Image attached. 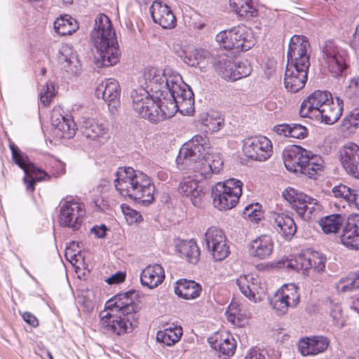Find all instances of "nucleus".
<instances>
[{
	"label": "nucleus",
	"mask_w": 359,
	"mask_h": 359,
	"mask_svg": "<svg viewBox=\"0 0 359 359\" xmlns=\"http://www.w3.org/2000/svg\"><path fill=\"white\" fill-rule=\"evenodd\" d=\"M144 78L151 90H168L172 97L170 101L182 114L189 115L194 111V94L177 72L170 68L163 71L151 68L144 72Z\"/></svg>",
	"instance_id": "obj_1"
},
{
	"label": "nucleus",
	"mask_w": 359,
	"mask_h": 359,
	"mask_svg": "<svg viewBox=\"0 0 359 359\" xmlns=\"http://www.w3.org/2000/svg\"><path fill=\"white\" fill-rule=\"evenodd\" d=\"M311 51V46L306 36L294 35L290 39L284 79L287 90L296 93L305 86L310 67Z\"/></svg>",
	"instance_id": "obj_2"
},
{
	"label": "nucleus",
	"mask_w": 359,
	"mask_h": 359,
	"mask_svg": "<svg viewBox=\"0 0 359 359\" xmlns=\"http://www.w3.org/2000/svg\"><path fill=\"white\" fill-rule=\"evenodd\" d=\"M90 39L96 48L94 62L98 68L114 66L119 61L121 52L108 16L100 13L95 18Z\"/></svg>",
	"instance_id": "obj_3"
},
{
	"label": "nucleus",
	"mask_w": 359,
	"mask_h": 359,
	"mask_svg": "<svg viewBox=\"0 0 359 359\" xmlns=\"http://www.w3.org/2000/svg\"><path fill=\"white\" fill-rule=\"evenodd\" d=\"M208 149H210L208 137L196 135L180 149L176 158L178 168L192 172V177L198 182L210 178L212 175V168L208 164L209 159L205 158Z\"/></svg>",
	"instance_id": "obj_4"
},
{
	"label": "nucleus",
	"mask_w": 359,
	"mask_h": 359,
	"mask_svg": "<svg viewBox=\"0 0 359 359\" xmlns=\"http://www.w3.org/2000/svg\"><path fill=\"white\" fill-rule=\"evenodd\" d=\"M114 186L121 195L144 205H149L154 199L155 187L150 177L131 167L118 169Z\"/></svg>",
	"instance_id": "obj_5"
},
{
	"label": "nucleus",
	"mask_w": 359,
	"mask_h": 359,
	"mask_svg": "<svg viewBox=\"0 0 359 359\" xmlns=\"http://www.w3.org/2000/svg\"><path fill=\"white\" fill-rule=\"evenodd\" d=\"M133 108L142 118L158 123L172 117L177 111L176 104L165 99L156 100L147 90L140 88L131 93Z\"/></svg>",
	"instance_id": "obj_6"
},
{
	"label": "nucleus",
	"mask_w": 359,
	"mask_h": 359,
	"mask_svg": "<svg viewBox=\"0 0 359 359\" xmlns=\"http://www.w3.org/2000/svg\"><path fill=\"white\" fill-rule=\"evenodd\" d=\"M242 186L243 183L234 178L217 183L212 190L214 206L219 210L235 207L242 194Z\"/></svg>",
	"instance_id": "obj_7"
},
{
	"label": "nucleus",
	"mask_w": 359,
	"mask_h": 359,
	"mask_svg": "<svg viewBox=\"0 0 359 359\" xmlns=\"http://www.w3.org/2000/svg\"><path fill=\"white\" fill-rule=\"evenodd\" d=\"M100 324L104 329L116 335L130 333L137 326V318L135 313L104 311L100 313Z\"/></svg>",
	"instance_id": "obj_8"
},
{
	"label": "nucleus",
	"mask_w": 359,
	"mask_h": 359,
	"mask_svg": "<svg viewBox=\"0 0 359 359\" xmlns=\"http://www.w3.org/2000/svg\"><path fill=\"white\" fill-rule=\"evenodd\" d=\"M9 148L12 152L14 162L24 170L25 176L23 178L28 191L33 192L36 181L40 182L48 179L50 176L44 170L38 168L29 160L28 156L22 152L15 144L10 143Z\"/></svg>",
	"instance_id": "obj_9"
},
{
	"label": "nucleus",
	"mask_w": 359,
	"mask_h": 359,
	"mask_svg": "<svg viewBox=\"0 0 359 359\" xmlns=\"http://www.w3.org/2000/svg\"><path fill=\"white\" fill-rule=\"evenodd\" d=\"M283 196L304 220L311 219L315 212L320 210L318 200L294 188L286 189L283 191Z\"/></svg>",
	"instance_id": "obj_10"
},
{
	"label": "nucleus",
	"mask_w": 359,
	"mask_h": 359,
	"mask_svg": "<svg viewBox=\"0 0 359 359\" xmlns=\"http://www.w3.org/2000/svg\"><path fill=\"white\" fill-rule=\"evenodd\" d=\"M248 28L243 25H238L230 29L220 32L216 35L215 39L224 49L246 51L252 45V43L248 40Z\"/></svg>",
	"instance_id": "obj_11"
},
{
	"label": "nucleus",
	"mask_w": 359,
	"mask_h": 359,
	"mask_svg": "<svg viewBox=\"0 0 359 359\" xmlns=\"http://www.w3.org/2000/svg\"><path fill=\"white\" fill-rule=\"evenodd\" d=\"M85 213L83 204L79 203L76 198L67 197L61 201L58 219L60 224L71 228L74 231L78 230L81 225L82 217Z\"/></svg>",
	"instance_id": "obj_12"
},
{
	"label": "nucleus",
	"mask_w": 359,
	"mask_h": 359,
	"mask_svg": "<svg viewBox=\"0 0 359 359\" xmlns=\"http://www.w3.org/2000/svg\"><path fill=\"white\" fill-rule=\"evenodd\" d=\"M323 59L330 72L334 76H338L344 72L347 68V53L339 48L334 41L328 40L323 47Z\"/></svg>",
	"instance_id": "obj_13"
},
{
	"label": "nucleus",
	"mask_w": 359,
	"mask_h": 359,
	"mask_svg": "<svg viewBox=\"0 0 359 359\" xmlns=\"http://www.w3.org/2000/svg\"><path fill=\"white\" fill-rule=\"evenodd\" d=\"M299 302V294L294 284L283 286L270 300L271 306L278 315L285 314L288 308L296 307Z\"/></svg>",
	"instance_id": "obj_14"
},
{
	"label": "nucleus",
	"mask_w": 359,
	"mask_h": 359,
	"mask_svg": "<svg viewBox=\"0 0 359 359\" xmlns=\"http://www.w3.org/2000/svg\"><path fill=\"white\" fill-rule=\"evenodd\" d=\"M243 151L249 158L264 161L272 154V144L265 136L248 137L244 140Z\"/></svg>",
	"instance_id": "obj_15"
},
{
	"label": "nucleus",
	"mask_w": 359,
	"mask_h": 359,
	"mask_svg": "<svg viewBox=\"0 0 359 359\" xmlns=\"http://www.w3.org/2000/svg\"><path fill=\"white\" fill-rule=\"evenodd\" d=\"M95 93L98 99L102 98L107 103L112 112L120 104L121 88L118 82L114 79H106L99 83Z\"/></svg>",
	"instance_id": "obj_16"
},
{
	"label": "nucleus",
	"mask_w": 359,
	"mask_h": 359,
	"mask_svg": "<svg viewBox=\"0 0 359 359\" xmlns=\"http://www.w3.org/2000/svg\"><path fill=\"white\" fill-rule=\"evenodd\" d=\"M331 97V93L327 91L316 90L301 104L299 115L311 118L315 117L318 114H320L323 105L328 102Z\"/></svg>",
	"instance_id": "obj_17"
},
{
	"label": "nucleus",
	"mask_w": 359,
	"mask_h": 359,
	"mask_svg": "<svg viewBox=\"0 0 359 359\" xmlns=\"http://www.w3.org/2000/svg\"><path fill=\"white\" fill-rule=\"evenodd\" d=\"M310 151L299 145H292L283 152V162L286 169L292 172L300 173L302 167L308 161Z\"/></svg>",
	"instance_id": "obj_18"
},
{
	"label": "nucleus",
	"mask_w": 359,
	"mask_h": 359,
	"mask_svg": "<svg viewBox=\"0 0 359 359\" xmlns=\"http://www.w3.org/2000/svg\"><path fill=\"white\" fill-rule=\"evenodd\" d=\"M241 293L250 301H260L265 294V288L262 286L259 278L253 274L242 275L236 280Z\"/></svg>",
	"instance_id": "obj_19"
},
{
	"label": "nucleus",
	"mask_w": 359,
	"mask_h": 359,
	"mask_svg": "<svg viewBox=\"0 0 359 359\" xmlns=\"http://www.w3.org/2000/svg\"><path fill=\"white\" fill-rule=\"evenodd\" d=\"M340 161L346 172L359 179V147L355 143L345 144L339 151Z\"/></svg>",
	"instance_id": "obj_20"
},
{
	"label": "nucleus",
	"mask_w": 359,
	"mask_h": 359,
	"mask_svg": "<svg viewBox=\"0 0 359 359\" xmlns=\"http://www.w3.org/2000/svg\"><path fill=\"white\" fill-rule=\"evenodd\" d=\"M149 10L153 21L163 29H172L176 26V18L167 4L154 1Z\"/></svg>",
	"instance_id": "obj_21"
},
{
	"label": "nucleus",
	"mask_w": 359,
	"mask_h": 359,
	"mask_svg": "<svg viewBox=\"0 0 359 359\" xmlns=\"http://www.w3.org/2000/svg\"><path fill=\"white\" fill-rule=\"evenodd\" d=\"M208 342L213 349L220 353L219 357H222V359H227L233 355L236 348L235 339L229 333H216L208 338Z\"/></svg>",
	"instance_id": "obj_22"
},
{
	"label": "nucleus",
	"mask_w": 359,
	"mask_h": 359,
	"mask_svg": "<svg viewBox=\"0 0 359 359\" xmlns=\"http://www.w3.org/2000/svg\"><path fill=\"white\" fill-rule=\"evenodd\" d=\"M135 291H128L119 293L113 298L108 300L105 304L106 309L110 311H121L124 313H135L136 304L134 303L133 297Z\"/></svg>",
	"instance_id": "obj_23"
},
{
	"label": "nucleus",
	"mask_w": 359,
	"mask_h": 359,
	"mask_svg": "<svg viewBox=\"0 0 359 359\" xmlns=\"http://www.w3.org/2000/svg\"><path fill=\"white\" fill-rule=\"evenodd\" d=\"M341 241L351 250H359V215L348 219L342 229Z\"/></svg>",
	"instance_id": "obj_24"
},
{
	"label": "nucleus",
	"mask_w": 359,
	"mask_h": 359,
	"mask_svg": "<svg viewBox=\"0 0 359 359\" xmlns=\"http://www.w3.org/2000/svg\"><path fill=\"white\" fill-rule=\"evenodd\" d=\"M198 182L194 177H188L184 178L179 186L180 192L188 197L196 207L201 205L205 194V188Z\"/></svg>",
	"instance_id": "obj_25"
},
{
	"label": "nucleus",
	"mask_w": 359,
	"mask_h": 359,
	"mask_svg": "<svg viewBox=\"0 0 359 359\" xmlns=\"http://www.w3.org/2000/svg\"><path fill=\"white\" fill-rule=\"evenodd\" d=\"M52 125L54 134L60 138L70 139L75 135L76 125L71 116L53 114Z\"/></svg>",
	"instance_id": "obj_26"
},
{
	"label": "nucleus",
	"mask_w": 359,
	"mask_h": 359,
	"mask_svg": "<svg viewBox=\"0 0 359 359\" xmlns=\"http://www.w3.org/2000/svg\"><path fill=\"white\" fill-rule=\"evenodd\" d=\"M328 345V339L323 336L306 337L299 340L298 350L304 356L315 355L324 352Z\"/></svg>",
	"instance_id": "obj_27"
},
{
	"label": "nucleus",
	"mask_w": 359,
	"mask_h": 359,
	"mask_svg": "<svg viewBox=\"0 0 359 359\" xmlns=\"http://www.w3.org/2000/svg\"><path fill=\"white\" fill-rule=\"evenodd\" d=\"M57 60L62 68L69 74L76 75L81 69V64L76 52L68 45H62L57 55Z\"/></svg>",
	"instance_id": "obj_28"
},
{
	"label": "nucleus",
	"mask_w": 359,
	"mask_h": 359,
	"mask_svg": "<svg viewBox=\"0 0 359 359\" xmlns=\"http://www.w3.org/2000/svg\"><path fill=\"white\" fill-rule=\"evenodd\" d=\"M273 250V241L271 236L264 234L251 241L249 253L259 259H264L270 257Z\"/></svg>",
	"instance_id": "obj_29"
},
{
	"label": "nucleus",
	"mask_w": 359,
	"mask_h": 359,
	"mask_svg": "<svg viewBox=\"0 0 359 359\" xmlns=\"http://www.w3.org/2000/svg\"><path fill=\"white\" fill-rule=\"evenodd\" d=\"M344 103L339 97L334 102L332 97L329 99L320 109V114H318L315 117H320L322 121L326 124L332 125L336 123L341 117L343 111Z\"/></svg>",
	"instance_id": "obj_30"
},
{
	"label": "nucleus",
	"mask_w": 359,
	"mask_h": 359,
	"mask_svg": "<svg viewBox=\"0 0 359 359\" xmlns=\"http://www.w3.org/2000/svg\"><path fill=\"white\" fill-rule=\"evenodd\" d=\"M83 127V133L88 139L103 144L109 138V128L96 120H87Z\"/></svg>",
	"instance_id": "obj_31"
},
{
	"label": "nucleus",
	"mask_w": 359,
	"mask_h": 359,
	"mask_svg": "<svg viewBox=\"0 0 359 359\" xmlns=\"http://www.w3.org/2000/svg\"><path fill=\"white\" fill-rule=\"evenodd\" d=\"M165 278L163 268L159 264L149 265L142 270L140 281L143 286L154 289L162 283Z\"/></svg>",
	"instance_id": "obj_32"
},
{
	"label": "nucleus",
	"mask_w": 359,
	"mask_h": 359,
	"mask_svg": "<svg viewBox=\"0 0 359 359\" xmlns=\"http://www.w3.org/2000/svg\"><path fill=\"white\" fill-rule=\"evenodd\" d=\"M272 226L277 233L286 239H290L297 231L294 219L285 214H275L273 216Z\"/></svg>",
	"instance_id": "obj_33"
},
{
	"label": "nucleus",
	"mask_w": 359,
	"mask_h": 359,
	"mask_svg": "<svg viewBox=\"0 0 359 359\" xmlns=\"http://www.w3.org/2000/svg\"><path fill=\"white\" fill-rule=\"evenodd\" d=\"M175 286V293L185 299H194L199 297L202 287L194 280L180 279Z\"/></svg>",
	"instance_id": "obj_34"
},
{
	"label": "nucleus",
	"mask_w": 359,
	"mask_h": 359,
	"mask_svg": "<svg viewBox=\"0 0 359 359\" xmlns=\"http://www.w3.org/2000/svg\"><path fill=\"white\" fill-rule=\"evenodd\" d=\"M309 161L302 167L300 174L308 176L310 178H315L317 175H320L324 169V161L323 158L316 154L310 151Z\"/></svg>",
	"instance_id": "obj_35"
},
{
	"label": "nucleus",
	"mask_w": 359,
	"mask_h": 359,
	"mask_svg": "<svg viewBox=\"0 0 359 359\" xmlns=\"http://www.w3.org/2000/svg\"><path fill=\"white\" fill-rule=\"evenodd\" d=\"M309 260V251H307L287 259L283 264L288 269L302 271L303 274L306 275L312 267Z\"/></svg>",
	"instance_id": "obj_36"
},
{
	"label": "nucleus",
	"mask_w": 359,
	"mask_h": 359,
	"mask_svg": "<svg viewBox=\"0 0 359 359\" xmlns=\"http://www.w3.org/2000/svg\"><path fill=\"white\" fill-rule=\"evenodd\" d=\"M229 5L240 17L250 19L258 15L252 0H229Z\"/></svg>",
	"instance_id": "obj_37"
},
{
	"label": "nucleus",
	"mask_w": 359,
	"mask_h": 359,
	"mask_svg": "<svg viewBox=\"0 0 359 359\" xmlns=\"http://www.w3.org/2000/svg\"><path fill=\"white\" fill-rule=\"evenodd\" d=\"M54 29L61 36L71 35L79 29V25L72 16L65 15L55 20Z\"/></svg>",
	"instance_id": "obj_38"
},
{
	"label": "nucleus",
	"mask_w": 359,
	"mask_h": 359,
	"mask_svg": "<svg viewBox=\"0 0 359 359\" xmlns=\"http://www.w3.org/2000/svg\"><path fill=\"white\" fill-rule=\"evenodd\" d=\"M178 248L181 257L185 258L189 262L196 264L199 259L200 250L196 242L194 240L182 241Z\"/></svg>",
	"instance_id": "obj_39"
},
{
	"label": "nucleus",
	"mask_w": 359,
	"mask_h": 359,
	"mask_svg": "<svg viewBox=\"0 0 359 359\" xmlns=\"http://www.w3.org/2000/svg\"><path fill=\"white\" fill-rule=\"evenodd\" d=\"M182 335V328L179 326L166 327L163 330L158 331L156 334L158 341L166 346H172L177 342Z\"/></svg>",
	"instance_id": "obj_40"
},
{
	"label": "nucleus",
	"mask_w": 359,
	"mask_h": 359,
	"mask_svg": "<svg viewBox=\"0 0 359 359\" xmlns=\"http://www.w3.org/2000/svg\"><path fill=\"white\" fill-rule=\"evenodd\" d=\"M336 290L339 293H348L359 289V271L342 277L336 283Z\"/></svg>",
	"instance_id": "obj_41"
},
{
	"label": "nucleus",
	"mask_w": 359,
	"mask_h": 359,
	"mask_svg": "<svg viewBox=\"0 0 359 359\" xmlns=\"http://www.w3.org/2000/svg\"><path fill=\"white\" fill-rule=\"evenodd\" d=\"M235 72H226L224 69L221 70L225 77L229 78L231 81H236L250 74L252 68L246 60L240 61L235 60Z\"/></svg>",
	"instance_id": "obj_42"
},
{
	"label": "nucleus",
	"mask_w": 359,
	"mask_h": 359,
	"mask_svg": "<svg viewBox=\"0 0 359 359\" xmlns=\"http://www.w3.org/2000/svg\"><path fill=\"white\" fill-rule=\"evenodd\" d=\"M344 217L340 214H333L323 218L320 225L325 233L337 232L341 226Z\"/></svg>",
	"instance_id": "obj_43"
},
{
	"label": "nucleus",
	"mask_w": 359,
	"mask_h": 359,
	"mask_svg": "<svg viewBox=\"0 0 359 359\" xmlns=\"http://www.w3.org/2000/svg\"><path fill=\"white\" fill-rule=\"evenodd\" d=\"M205 239L208 250L226 241V237L222 231L216 227H210L205 233Z\"/></svg>",
	"instance_id": "obj_44"
},
{
	"label": "nucleus",
	"mask_w": 359,
	"mask_h": 359,
	"mask_svg": "<svg viewBox=\"0 0 359 359\" xmlns=\"http://www.w3.org/2000/svg\"><path fill=\"white\" fill-rule=\"evenodd\" d=\"M235 60L225 55L220 56L214 64L215 71L218 73V74H219L223 79L226 80H229V79L225 77L222 74V72L220 70L224 69L226 72H235Z\"/></svg>",
	"instance_id": "obj_45"
},
{
	"label": "nucleus",
	"mask_w": 359,
	"mask_h": 359,
	"mask_svg": "<svg viewBox=\"0 0 359 359\" xmlns=\"http://www.w3.org/2000/svg\"><path fill=\"white\" fill-rule=\"evenodd\" d=\"M226 318L229 322L238 327H243L246 323L245 316L241 313L240 309L233 304L229 306V309L226 311Z\"/></svg>",
	"instance_id": "obj_46"
},
{
	"label": "nucleus",
	"mask_w": 359,
	"mask_h": 359,
	"mask_svg": "<svg viewBox=\"0 0 359 359\" xmlns=\"http://www.w3.org/2000/svg\"><path fill=\"white\" fill-rule=\"evenodd\" d=\"M309 262L312 264L311 269L317 273H322L325 271L326 257L318 252H309Z\"/></svg>",
	"instance_id": "obj_47"
},
{
	"label": "nucleus",
	"mask_w": 359,
	"mask_h": 359,
	"mask_svg": "<svg viewBox=\"0 0 359 359\" xmlns=\"http://www.w3.org/2000/svg\"><path fill=\"white\" fill-rule=\"evenodd\" d=\"M208 251L212 253L213 258L216 261L224 260L230 253L229 247L226 244V241L212 247V248Z\"/></svg>",
	"instance_id": "obj_48"
},
{
	"label": "nucleus",
	"mask_w": 359,
	"mask_h": 359,
	"mask_svg": "<svg viewBox=\"0 0 359 359\" xmlns=\"http://www.w3.org/2000/svg\"><path fill=\"white\" fill-rule=\"evenodd\" d=\"M181 58L183 59L184 62L189 66L196 67L199 63L202 58V54L198 50L194 51H182L180 55Z\"/></svg>",
	"instance_id": "obj_49"
},
{
	"label": "nucleus",
	"mask_w": 359,
	"mask_h": 359,
	"mask_svg": "<svg viewBox=\"0 0 359 359\" xmlns=\"http://www.w3.org/2000/svg\"><path fill=\"white\" fill-rule=\"evenodd\" d=\"M209 160V165H211L212 174H219L223 168V160L219 154H211L208 149V154L205 157Z\"/></svg>",
	"instance_id": "obj_50"
},
{
	"label": "nucleus",
	"mask_w": 359,
	"mask_h": 359,
	"mask_svg": "<svg viewBox=\"0 0 359 359\" xmlns=\"http://www.w3.org/2000/svg\"><path fill=\"white\" fill-rule=\"evenodd\" d=\"M54 96V86L52 84H47L43 87L39 94L41 103L45 107L48 106Z\"/></svg>",
	"instance_id": "obj_51"
},
{
	"label": "nucleus",
	"mask_w": 359,
	"mask_h": 359,
	"mask_svg": "<svg viewBox=\"0 0 359 359\" xmlns=\"http://www.w3.org/2000/svg\"><path fill=\"white\" fill-rule=\"evenodd\" d=\"M343 126L346 129L351 127H359V109H355L346 115L343 119Z\"/></svg>",
	"instance_id": "obj_52"
},
{
	"label": "nucleus",
	"mask_w": 359,
	"mask_h": 359,
	"mask_svg": "<svg viewBox=\"0 0 359 359\" xmlns=\"http://www.w3.org/2000/svg\"><path fill=\"white\" fill-rule=\"evenodd\" d=\"M353 189L346 187L344 184H340L339 186H335L332 189V193L334 197L336 198H342L349 202L351 198V195L352 194V191Z\"/></svg>",
	"instance_id": "obj_53"
},
{
	"label": "nucleus",
	"mask_w": 359,
	"mask_h": 359,
	"mask_svg": "<svg viewBox=\"0 0 359 359\" xmlns=\"http://www.w3.org/2000/svg\"><path fill=\"white\" fill-rule=\"evenodd\" d=\"M290 128V137L304 139L308 135V130L305 126L297 123H292Z\"/></svg>",
	"instance_id": "obj_54"
},
{
	"label": "nucleus",
	"mask_w": 359,
	"mask_h": 359,
	"mask_svg": "<svg viewBox=\"0 0 359 359\" xmlns=\"http://www.w3.org/2000/svg\"><path fill=\"white\" fill-rule=\"evenodd\" d=\"M330 316L332 318L333 323L338 327L344 325V320L342 318L341 309L339 306L335 305L330 311Z\"/></svg>",
	"instance_id": "obj_55"
},
{
	"label": "nucleus",
	"mask_w": 359,
	"mask_h": 359,
	"mask_svg": "<svg viewBox=\"0 0 359 359\" xmlns=\"http://www.w3.org/2000/svg\"><path fill=\"white\" fill-rule=\"evenodd\" d=\"M223 123L224 119L220 117L215 118L210 117L209 119L206 120L205 125L211 132H217L221 128Z\"/></svg>",
	"instance_id": "obj_56"
},
{
	"label": "nucleus",
	"mask_w": 359,
	"mask_h": 359,
	"mask_svg": "<svg viewBox=\"0 0 359 359\" xmlns=\"http://www.w3.org/2000/svg\"><path fill=\"white\" fill-rule=\"evenodd\" d=\"M121 208L124 215L126 217L130 218L132 222H137L142 220V217L141 214L137 211L131 209L128 206L124 207L123 205H121Z\"/></svg>",
	"instance_id": "obj_57"
},
{
	"label": "nucleus",
	"mask_w": 359,
	"mask_h": 359,
	"mask_svg": "<svg viewBox=\"0 0 359 359\" xmlns=\"http://www.w3.org/2000/svg\"><path fill=\"white\" fill-rule=\"evenodd\" d=\"M291 124L283 123L279 124L273 128V131L276 132L279 135H283L285 137H290V130H291Z\"/></svg>",
	"instance_id": "obj_58"
},
{
	"label": "nucleus",
	"mask_w": 359,
	"mask_h": 359,
	"mask_svg": "<svg viewBox=\"0 0 359 359\" xmlns=\"http://www.w3.org/2000/svg\"><path fill=\"white\" fill-rule=\"evenodd\" d=\"M108 229L104 224L95 226L91 229V233H94L95 237L103 238L106 236Z\"/></svg>",
	"instance_id": "obj_59"
},
{
	"label": "nucleus",
	"mask_w": 359,
	"mask_h": 359,
	"mask_svg": "<svg viewBox=\"0 0 359 359\" xmlns=\"http://www.w3.org/2000/svg\"><path fill=\"white\" fill-rule=\"evenodd\" d=\"M126 275L123 273L118 271L115 274L111 276L109 278H108L107 280V283L110 285L120 283L124 281Z\"/></svg>",
	"instance_id": "obj_60"
},
{
	"label": "nucleus",
	"mask_w": 359,
	"mask_h": 359,
	"mask_svg": "<svg viewBox=\"0 0 359 359\" xmlns=\"http://www.w3.org/2000/svg\"><path fill=\"white\" fill-rule=\"evenodd\" d=\"M259 206L258 203L251 204L246 206L243 210V214L248 217H257L259 215L258 214L257 208Z\"/></svg>",
	"instance_id": "obj_61"
},
{
	"label": "nucleus",
	"mask_w": 359,
	"mask_h": 359,
	"mask_svg": "<svg viewBox=\"0 0 359 359\" xmlns=\"http://www.w3.org/2000/svg\"><path fill=\"white\" fill-rule=\"evenodd\" d=\"M22 318L27 323L34 327H36L39 325V321L37 318L29 312H25L22 314Z\"/></svg>",
	"instance_id": "obj_62"
},
{
	"label": "nucleus",
	"mask_w": 359,
	"mask_h": 359,
	"mask_svg": "<svg viewBox=\"0 0 359 359\" xmlns=\"http://www.w3.org/2000/svg\"><path fill=\"white\" fill-rule=\"evenodd\" d=\"M348 203L353 205L358 210H359V189H353Z\"/></svg>",
	"instance_id": "obj_63"
},
{
	"label": "nucleus",
	"mask_w": 359,
	"mask_h": 359,
	"mask_svg": "<svg viewBox=\"0 0 359 359\" xmlns=\"http://www.w3.org/2000/svg\"><path fill=\"white\" fill-rule=\"evenodd\" d=\"M245 359H265V356L259 351L252 349L248 352Z\"/></svg>",
	"instance_id": "obj_64"
}]
</instances>
